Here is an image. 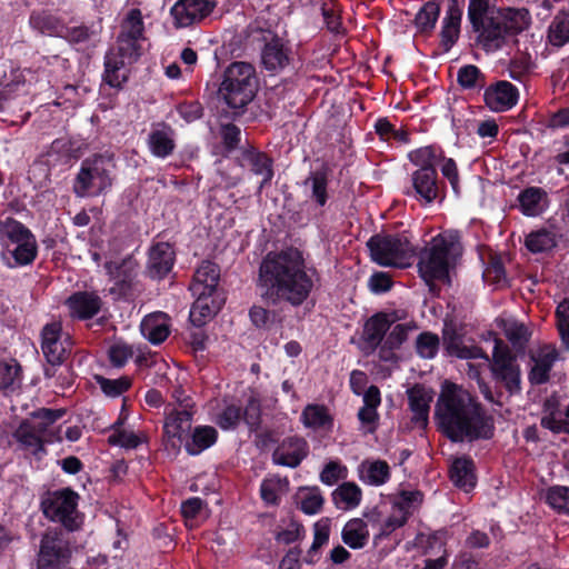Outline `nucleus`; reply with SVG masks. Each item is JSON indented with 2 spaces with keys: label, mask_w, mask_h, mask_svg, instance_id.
I'll list each match as a JSON object with an SVG mask.
<instances>
[{
  "label": "nucleus",
  "mask_w": 569,
  "mask_h": 569,
  "mask_svg": "<svg viewBox=\"0 0 569 569\" xmlns=\"http://www.w3.org/2000/svg\"><path fill=\"white\" fill-rule=\"evenodd\" d=\"M72 549L60 530H47L40 540L37 569H71Z\"/></svg>",
  "instance_id": "obj_12"
},
{
  "label": "nucleus",
  "mask_w": 569,
  "mask_h": 569,
  "mask_svg": "<svg viewBox=\"0 0 569 569\" xmlns=\"http://www.w3.org/2000/svg\"><path fill=\"white\" fill-rule=\"evenodd\" d=\"M12 438L17 441L18 448L24 452L32 455L37 459H42L47 456V443H52L51 438H43L38 431L31 427L30 419H23L16 430L12 432Z\"/></svg>",
  "instance_id": "obj_23"
},
{
  "label": "nucleus",
  "mask_w": 569,
  "mask_h": 569,
  "mask_svg": "<svg viewBox=\"0 0 569 569\" xmlns=\"http://www.w3.org/2000/svg\"><path fill=\"white\" fill-rule=\"evenodd\" d=\"M433 390L422 383H415L407 390L408 405L412 412L411 421L419 428L428 426L430 403L433 400Z\"/></svg>",
  "instance_id": "obj_25"
},
{
  "label": "nucleus",
  "mask_w": 569,
  "mask_h": 569,
  "mask_svg": "<svg viewBox=\"0 0 569 569\" xmlns=\"http://www.w3.org/2000/svg\"><path fill=\"white\" fill-rule=\"evenodd\" d=\"M111 162V157L100 153L86 158L76 176L73 192L81 198L103 193L112 184Z\"/></svg>",
  "instance_id": "obj_11"
},
{
  "label": "nucleus",
  "mask_w": 569,
  "mask_h": 569,
  "mask_svg": "<svg viewBox=\"0 0 569 569\" xmlns=\"http://www.w3.org/2000/svg\"><path fill=\"white\" fill-rule=\"evenodd\" d=\"M560 408V397L557 392H552L543 400L542 416L540 418V426L543 429L552 432L553 429L560 423L562 420L561 416L563 415Z\"/></svg>",
  "instance_id": "obj_44"
},
{
  "label": "nucleus",
  "mask_w": 569,
  "mask_h": 569,
  "mask_svg": "<svg viewBox=\"0 0 569 569\" xmlns=\"http://www.w3.org/2000/svg\"><path fill=\"white\" fill-rule=\"evenodd\" d=\"M313 273L316 270L307 268L300 250L287 248L270 251L262 258L256 284L268 305L300 307L313 290Z\"/></svg>",
  "instance_id": "obj_1"
},
{
  "label": "nucleus",
  "mask_w": 569,
  "mask_h": 569,
  "mask_svg": "<svg viewBox=\"0 0 569 569\" xmlns=\"http://www.w3.org/2000/svg\"><path fill=\"white\" fill-rule=\"evenodd\" d=\"M467 19L476 34V44L486 52L500 50L508 37H513L531 24L526 8H496L490 0H468Z\"/></svg>",
  "instance_id": "obj_3"
},
{
  "label": "nucleus",
  "mask_w": 569,
  "mask_h": 569,
  "mask_svg": "<svg viewBox=\"0 0 569 569\" xmlns=\"http://www.w3.org/2000/svg\"><path fill=\"white\" fill-rule=\"evenodd\" d=\"M132 356V347L127 343H114L108 349V359L114 368L124 367Z\"/></svg>",
  "instance_id": "obj_60"
},
{
  "label": "nucleus",
  "mask_w": 569,
  "mask_h": 569,
  "mask_svg": "<svg viewBox=\"0 0 569 569\" xmlns=\"http://www.w3.org/2000/svg\"><path fill=\"white\" fill-rule=\"evenodd\" d=\"M391 477L390 467L385 460H376L368 465L361 479L370 486H382Z\"/></svg>",
  "instance_id": "obj_50"
},
{
  "label": "nucleus",
  "mask_w": 569,
  "mask_h": 569,
  "mask_svg": "<svg viewBox=\"0 0 569 569\" xmlns=\"http://www.w3.org/2000/svg\"><path fill=\"white\" fill-rule=\"evenodd\" d=\"M548 40L555 47L569 42V10L558 12L548 28Z\"/></svg>",
  "instance_id": "obj_46"
},
{
  "label": "nucleus",
  "mask_w": 569,
  "mask_h": 569,
  "mask_svg": "<svg viewBox=\"0 0 569 569\" xmlns=\"http://www.w3.org/2000/svg\"><path fill=\"white\" fill-rule=\"evenodd\" d=\"M558 243V236L547 228L530 232L526 237V248L532 253H541L552 250Z\"/></svg>",
  "instance_id": "obj_42"
},
{
  "label": "nucleus",
  "mask_w": 569,
  "mask_h": 569,
  "mask_svg": "<svg viewBox=\"0 0 569 569\" xmlns=\"http://www.w3.org/2000/svg\"><path fill=\"white\" fill-rule=\"evenodd\" d=\"M214 3L208 0H177L170 9L176 28H187L208 17Z\"/></svg>",
  "instance_id": "obj_19"
},
{
  "label": "nucleus",
  "mask_w": 569,
  "mask_h": 569,
  "mask_svg": "<svg viewBox=\"0 0 569 569\" xmlns=\"http://www.w3.org/2000/svg\"><path fill=\"white\" fill-rule=\"evenodd\" d=\"M416 328L417 326L415 322L395 325L391 331L386 335L385 341L388 346H393L395 348L400 349L407 341L409 331Z\"/></svg>",
  "instance_id": "obj_64"
},
{
  "label": "nucleus",
  "mask_w": 569,
  "mask_h": 569,
  "mask_svg": "<svg viewBox=\"0 0 569 569\" xmlns=\"http://www.w3.org/2000/svg\"><path fill=\"white\" fill-rule=\"evenodd\" d=\"M260 56L262 68L270 74L280 73L292 60L291 48L276 33L264 42Z\"/></svg>",
  "instance_id": "obj_21"
},
{
  "label": "nucleus",
  "mask_w": 569,
  "mask_h": 569,
  "mask_svg": "<svg viewBox=\"0 0 569 569\" xmlns=\"http://www.w3.org/2000/svg\"><path fill=\"white\" fill-rule=\"evenodd\" d=\"M81 146L78 141L69 137L54 139L50 144L49 154L58 156L59 160L69 162L81 157Z\"/></svg>",
  "instance_id": "obj_47"
},
{
  "label": "nucleus",
  "mask_w": 569,
  "mask_h": 569,
  "mask_svg": "<svg viewBox=\"0 0 569 569\" xmlns=\"http://www.w3.org/2000/svg\"><path fill=\"white\" fill-rule=\"evenodd\" d=\"M362 491L355 482H343L332 492V501L338 508L341 503L345 505L343 509H353L361 502Z\"/></svg>",
  "instance_id": "obj_45"
},
{
  "label": "nucleus",
  "mask_w": 569,
  "mask_h": 569,
  "mask_svg": "<svg viewBox=\"0 0 569 569\" xmlns=\"http://www.w3.org/2000/svg\"><path fill=\"white\" fill-rule=\"evenodd\" d=\"M98 36V32L93 29L92 26L80 24L76 27H68L66 24V33H63L62 39L67 40L70 44H87L90 41L94 40Z\"/></svg>",
  "instance_id": "obj_53"
},
{
  "label": "nucleus",
  "mask_w": 569,
  "mask_h": 569,
  "mask_svg": "<svg viewBox=\"0 0 569 569\" xmlns=\"http://www.w3.org/2000/svg\"><path fill=\"white\" fill-rule=\"evenodd\" d=\"M519 100L518 88L507 80H497L485 87V106L493 112H505L512 109Z\"/></svg>",
  "instance_id": "obj_16"
},
{
  "label": "nucleus",
  "mask_w": 569,
  "mask_h": 569,
  "mask_svg": "<svg viewBox=\"0 0 569 569\" xmlns=\"http://www.w3.org/2000/svg\"><path fill=\"white\" fill-rule=\"evenodd\" d=\"M193 411L172 409L166 413L162 442L164 450L172 453L180 451L184 435L191 431Z\"/></svg>",
  "instance_id": "obj_14"
},
{
  "label": "nucleus",
  "mask_w": 569,
  "mask_h": 569,
  "mask_svg": "<svg viewBox=\"0 0 569 569\" xmlns=\"http://www.w3.org/2000/svg\"><path fill=\"white\" fill-rule=\"evenodd\" d=\"M476 467L473 460L468 456L456 458L449 469V478L456 487L469 492L476 487Z\"/></svg>",
  "instance_id": "obj_32"
},
{
  "label": "nucleus",
  "mask_w": 569,
  "mask_h": 569,
  "mask_svg": "<svg viewBox=\"0 0 569 569\" xmlns=\"http://www.w3.org/2000/svg\"><path fill=\"white\" fill-rule=\"evenodd\" d=\"M29 23L33 30L43 36L62 38L66 33L63 19L49 10L33 11L30 14Z\"/></svg>",
  "instance_id": "obj_33"
},
{
  "label": "nucleus",
  "mask_w": 569,
  "mask_h": 569,
  "mask_svg": "<svg viewBox=\"0 0 569 569\" xmlns=\"http://www.w3.org/2000/svg\"><path fill=\"white\" fill-rule=\"evenodd\" d=\"M102 299L96 291H76L64 301L69 315L76 320H89L96 317L102 308Z\"/></svg>",
  "instance_id": "obj_22"
},
{
  "label": "nucleus",
  "mask_w": 569,
  "mask_h": 569,
  "mask_svg": "<svg viewBox=\"0 0 569 569\" xmlns=\"http://www.w3.org/2000/svg\"><path fill=\"white\" fill-rule=\"evenodd\" d=\"M143 54V41L116 38L103 57L102 82L117 91L122 90L129 81L131 67L137 63Z\"/></svg>",
  "instance_id": "obj_8"
},
{
  "label": "nucleus",
  "mask_w": 569,
  "mask_h": 569,
  "mask_svg": "<svg viewBox=\"0 0 569 569\" xmlns=\"http://www.w3.org/2000/svg\"><path fill=\"white\" fill-rule=\"evenodd\" d=\"M147 144L151 154L156 158H168L176 149L174 129L164 121L153 123L148 136Z\"/></svg>",
  "instance_id": "obj_27"
},
{
  "label": "nucleus",
  "mask_w": 569,
  "mask_h": 569,
  "mask_svg": "<svg viewBox=\"0 0 569 569\" xmlns=\"http://www.w3.org/2000/svg\"><path fill=\"white\" fill-rule=\"evenodd\" d=\"M218 430L208 425L196 426L184 442V449L190 456H199L218 441Z\"/></svg>",
  "instance_id": "obj_34"
},
{
  "label": "nucleus",
  "mask_w": 569,
  "mask_h": 569,
  "mask_svg": "<svg viewBox=\"0 0 569 569\" xmlns=\"http://www.w3.org/2000/svg\"><path fill=\"white\" fill-rule=\"evenodd\" d=\"M503 333L518 353L525 352L532 335L523 322L516 320L505 323Z\"/></svg>",
  "instance_id": "obj_43"
},
{
  "label": "nucleus",
  "mask_w": 569,
  "mask_h": 569,
  "mask_svg": "<svg viewBox=\"0 0 569 569\" xmlns=\"http://www.w3.org/2000/svg\"><path fill=\"white\" fill-rule=\"evenodd\" d=\"M80 496L70 487L53 491H47L41 498L40 509L43 516L60 523L70 532L78 530L82 525V518L78 510Z\"/></svg>",
  "instance_id": "obj_9"
},
{
  "label": "nucleus",
  "mask_w": 569,
  "mask_h": 569,
  "mask_svg": "<svg viewBox=\"0 0 569 569\" xmlns=\"http://www.w3.org/2000/svg\"><path fill=\"white\" fill-rule=\"evenodd\" d=\"M176 262V251L169 242H156L148 251L146 276L152 280L164 279Z\"/></svg>",
  "instance_id": "obj_18"
},
{
  "label": "nucleus",
  "mask_w": 569,
  "mask_h": 569,
  "mask_svg": "<svg viewBox=\"0 0 569 569\" xmlns=\"http://www.w3.org/2000/svg\"><path fill=\"white\" fill-rule=\"evenodd\" d=\"M341 538L351 549L363 548L369 540L367 523L360 518L349 520L342 528Z\"/></svg>",
  "instance_id": "obj_40"
},
{
  "label": "nucleus",
  "mask_w": 569,
  "mask_h": 569,
  "mask_svg": "<svg viewBox=\"0 0 569 569\" xmlns=\"http://www.w3.org/2000/svg\"><path fill=\"white\" fill-rule=\"evenodd\" d=\"M321 13L328 31L340 33L342 30L341 17L331 0L323 1L321 4Z\"/></svg>",
  "instance_id": "obj_62"
},
{
  "label": "nucleus",
  "mask_w": 569,
  "mask_h": 569,
  "mask_svg": "<svg viewBox=\"0 0 569 569\" xmlns=\"http://www.w3.org/2000/svg\"><path fill=\"white\" fill-rule=\"evenodd\" d=\"M21 366L13 361L12 363L0 362V391H12L17 383L20 382Z\"/></svg>",
  "instance_id": "obj_54"
},
{
  "label": "nucleus",
  "mask_w": 569,
  "mask_h": 569,
  "mask_svg": "<svg viewBox=\"0 0 569 569\" xmlns=\"http://www.w3.org/2000/svg\"><path fill=\"white\" fill-rule=\"evenodd\" d=\"M330 173V167L323 162L320 168L311 170L302 182L305 187H309V199L319 209L325 208L330 199L328 190Z\"/></svg>",
  "instance_id": "obj_29"
},
{
  "label": "nucleus",
  "mask_w": 569,
  "mask_h": 569,
  "mask_svg": "<svg viewBox=\"0 0 569 569\" xmlns=\"http://www.w3.org/2000/svg\"><path fill=\"white\" fill-rule=\"evenodd\" d=\"M462 248L458 238L438 234L432 238L429 247L419 256L418 271L421 279L433 291L436 280L443 281L449 278V270L461 254Z\"/></svg>",
  "instance_id": "obj_6"
},
{
  "label": "nucleus",
  "mask_w": 569,
  "mask_h": 569,
  "mask_svg": "<svg viewBox=\"0 0 569 569\" xmlns=\"http://www.w3.org/2000/svg\"><path fill=\"white\" fill-rule=\"evenodd\" d=\"M491 375L493 380L501 383L511 396L521 392V370L519 365L491 371Z\"/></svg>",
  "instance_id": "obj_48"
},
{
  "label": "nucleus",
  "mask_w": 569,
  "mask_h": 569,
  "mask_svg": "<svg viewBox=\"0 0 569 569\" xmlns=\"http://www.w3.org/2000/svg\"><path fill=\"white\" fill-rule=\"evenodd\" d=\"M443 158L445 151L438 144L420 147L408 153V160L417 168L437 169Z\"/></svg>",
  "instance_id": "obj_39"
},
{
  "label": "nucleus",
  "mask_w": 569,
  "mask_h": 569,
  "mask_svg": "<svg viewBox=\"0 0 569 569\" xmlns=\"http://www.w3.org/2000/svg\"><path fill=\"white\" fill-rule=\"evenodd\" d=\"M221 144L223 148V156H229L233 152L241 140V130L234 123H226L220 128Z\"/></svg>",
  "instance_id": "obj_56"
},
{
  "label": "nucleus",
  "mask_w": 569,
  "mask_h": 569,
  "mask_svg": "<svg viewBox=\"0 0 569 569\" xmlns=\"http://www.w3.org/2000/svg\"><path fill=\"white\" fill-rule=\"evenodd\" d=\"M104 268L113 282V286L109 290L110 293L118 298L132 296L134 279L137 277L132 263L128 260H122L120 263L107 262Z\"/></svg>",
  "instance_id": "obj_24"
},
{
  "label": "nucleus",
  "mask_w": 569,
  "mask_h": 569,
  "mask_svg": "<svg viewBox=\"0 0 569 569\" xmlns=\"http://www.w3.org/2000/svg\"><path fill=\"white\" fill-rule=\"evenodd\" d=\"M400 320L397 311H379L369 317L365 325L361 339L366 348L375 351L385 341L390 328Z\"/></svg>",
  "instance_id": "obj_17"
},
{
  "label": "nucleus",
  "mask_w": 569,
  "mask_h": 569,
  "mask_svg": "<svg viewBox=\"0 0 569 569\" xmlns=\"http://www.w3.org/2000/svg\"><path fill=\"white\" fill-rule=\"evenodd\" d=\"M305 535L303 525L292 519L284 529L277 532L274 538L279 543L291 545L301 540Z\"/></svg>",
  "instance_id": "obj_59"
},
{
  "label": "nucleus",
  "mask_w": 569,
  "mask_h": 569,
  "mask_svg": "<svg viewBox=\"0 0 569 569\" xmlns=\"http://www.w3.org/2000/svg\"><path fill=\"white\" fill-rule=\"evenodd\" d=\"M435 419L439 430L452 442L489 440L495 423L482 405L455 383H446L439 395Z\"/></svg>",
  "instance_id": "obj_2"
},
{
  "label": "nucleus",
  "mask_w": 569,
  "mask_h": 569,
  "mask_svg": "<svg viewBox=\"0 0 569 569\" xmlns=\"http://www.w3.org/2000/svg\"><path fill=\"white\" fill-rule=\"evenodd\" d=\"M1 259L8 268L31 264L38 254L34 234L22 222L7 218L0 222Z\"/></svg>",
  "instance_id": "obj_7"
},
{
  "label": "nucleus",
  "mask_w": 569,
  "mask_h": 569,
  "mask_svg": "<svg viewBox=\"0 0 569 569\" xmlns=\"http://www.w3.org/2000/svg\"><path fill=\"white\" fill-rule=\"evenodd\" d=\"M93 379L103 395L109 398L120 397L132 387V379L129 376L109 379L102 375H94Z\"/></svg>",
  "instance_id": "obj_49"
},
{
  "label": "nucleus",
  "mask_w": 569,
  "mask_h": 569,
  "mask_svg": "<svg viewBox=\"0 0 569 569\" xmlns=\"http://www.w3.org/2000/svg\"><path fill=\"white\" fill-rule=\"evenodd\" d=\"M242 419V408L237 405H228L217 416L216 422L222 430L236 429Z\"/></svg>",
  "instance_id": "obj_57"
},
{
  "label": "nucleus",
  "mask_w": 569,
  "mask_h": 569,
  "mask_svg": "<svg viewBox=\"0 0 569 569\" xmlns=\"http://www.w3.org/2000/svg\"><path fill=\"white\" fill-rule=\"evenodd\" d=\"M441 12V3L438 0H429L425 2L413 19V26L417 34L429 38L437 26Z\"/></svg>",
  "instance_id": "obj_36"
},
{
  "label": "nucleus",
  "mask_w": 569,
  "mask_h": 569,
  "mask_svg": "<svg viewBox=\"0 0 569 569\" xmlns=\"http://www.w3.org/2000/svg\"><path fill=\"white\" fill-rule=\"evenodd\" d=\"M323 502L319 488L315 487L301 499L300 510L306 515H316L322 509Z\"/></svg>",
  "instance_id": "obj_63"
},
{
  "label": "nucleus",
  "mask_w": 569,
  "mask_h": 569,
  "mask_svg": "<svg viewBox=\"0 0 569 569\" xmlns=\"http://www.w3.org/2000/svg\"><path fill=\"white\" fill-rule=\"evenodd\" d=\"M518 365L516 356L510 351L509 347L501 340H497L492 352V362L490 370L505 369L507 367Z\"/></svg>",
  "instance_id": "obj_55"
},
{
  "label": "nucleus",
  "mask_w": 569,
  "mask_h": 569,
  "mask_svg": "<svg viewBox=\"0 0 569 569\" xmlns=\"http://www.w3.org/2000/svg\"><path fill=\"white\" fill-rule=\"evenodd\" d=\"M240 166L248 167L253 174L262 177L260 189L270 184L274 176L273 159L252 146L241 151Z\"/></svg>",
  "instance_id": "obj_26"
},
{
  "label": "nucleus",
  "mask_w": 569,
  "mask_h": 569,
  "mask_svg": "<svg viewBox=\"0 0 569 569\" xmlns=\"http://www.w3.org/2000/svg\"><path fill=\"white\" fill-rule=\"evenodd\" d=\"M517 208L526 217L541 216L549 208V194L541 188L530 186L523 188L517 196Z\"/></svg>",
  "instance_id": "obj_28"
},
{
  "label": "nucleus",
  "mask_w": 569,
  "mask_h": 569,
  "mask_svg": "<svg viewBox=\"0 0 569 569\" xmlns=\"http://www.w3.org/2000/svg\"><path fill=\"white\" fill-rule=\"evenodd\" d=\"M373 262L381 267L403 268L413 253L410 238L403 233H376L367 241Z\"/></svg>",
  "instance_id": "obj_10"
},
{
  "label": "nucleus",
  "mask_w": 569,
  "mask_h": 569,
  "mask_svg": "<svg viewBox=\"0 0 569 569\" xmlns=\"http://www.w3.org/2000/svg\"><path fill=\"white\" fill-rule=\"evenodd\" d=\"M546 501L557 512L569 516V487L552 486L548 488Z\"/></svg>",
  "instance_id": "obj_52"
},
{
  "label": "nucleus",
  "mask_w": 569,
  "mask_h": 569,
  "mask_svg": "<svg viewBox=\"0 0 569 569\" xmlns=\"http://www.w3.org/2000/svg\"><path fill=\"white\" fill-rule=\"evenodd\" d=\"M60 322L47 323L41 330V350L48 363L63 365L71 352L69 336L62 339Z\"/></svg>",
  "instance_id": "obj_15"
},
{
  "label": "nucleus",
  "mask_w": 569,
  "mask_h": 569,
  "mask_svg": "<svg viewBox=\"0 0 569 569\" xmlns=\"http://www.w3.org/2000/svg\"><path fill=\"white\" fill-rule=\"evenodd\" d=\"M557 358L558 352L556 349H550L548 351L542 350L538 356L531 353L530 359L533 361V366L528 373L529 382L532 386L547 383L550 379V371Z\"/></svg>",
  "instance_id": "obj_35"
},
{
  "label": "nucleus",
  "mask_w": 569,
  "mask_h": 569,
  "mask_svg": "<svg viewBox=\"0 0 569 569\" xmlns=\"http://www.w3.org/2000/svg\"><path fill=\"white\" fill-rule=\"evenodd\" d=\"M557 329L562 343L569 349V299L560 302L556 309Z\"/></svg>",
  "instance_id": "obj_58"
},
{
  "label": "nucleus",
  "mask_w": 569,
  "mask_h": 569,
  "mask_svg": "<svg viewBox=\"0 0 569 569\" xmlns=\"http://www.w3.org/2000/svg\"><path fill=\"white\" fill-rule=\"evenodd\" d=\"M140 331L150 343L160 345L170 335L169 317L162 311L150 313L142 319Z\"/></svg>",
  "instance_id": "obj_31"
},
{
  "label": "nucleus",
  "mask_w": 569,
  "mask_h": 569,
  "mask_svg": "<svg viewBox=\"0 0 569 569\" xmlns=\"http://www.w3.org/2000/svg\"><path fill=\"white\" fill-rule=\"evenodd\" d=\"M440 339L431 331H423L416 339V352L422 359H433L439 351Z\"/></svg>",
  "instance_id": "obj_51"
},
{
  "label": "nucleus",
  "mask_w": 569,
  "mask_h": 569,
  "mask_svg": "<svg viewBox=\"0 0 569 569\" xmlns=\"http://www.w3.org/2000/svg\"><path fill=\"white\" fill-rule=\"evenodd\" d=\"M220 79L218 98L233 110L234 116L242 114L258 92L259 81L254 66L244 61L231 62Z\"/></svg>",
  "instance_id": "obj_5"
},
{
  "label": "nucleus",
  "mask_w": 569,
  "mask_h": 569,
  "mask_svg": "<svg viewBox=\"0 0 569 569\" xmlns=\"http://www.w3.org/2000/svg\"><path fill=\"white\" fill-rule=\"evenodd\" d=\"M67 410L63 408H40L30 413L31 427L34 428L43 438H51L53 441H62L60 431L50 430V426L57 422L66 415Z\"/></svg>",
  "instance_id": "obj_30"
},
{
  "label": "nucleus",
  "mask_w": 569,
  "mask_h": 569,
  "mask_svg": "<svg viewBox=\"0 0 569 569\" xmlns=\"http://www.w3.org/2000/svg\"><path fill=\"white\" fill-rule=\"evenodd\" d=\"M219 280L220 268L211 261H203L193 274L189 290L196 300L191 306L189 320L197 328L213 318L226 302L224 293L219 289Z\"/></svg>",
  "instance_id": "obj_4"
},
{
  "label": "nucleus",
  "mask_w": 569,
  "mask_h": 569,
  "mask_svg": "<svg viewBox=\"0 0 569 569\" xmlns=\"http://www.w3.org/2000/svg\"><path fill=\"white\" fill-rule=\"evenodd\" d=\"M347 468L339 461H329L320 473V480L327 486H333L347 477Z\"/></svg>",
  "instance_id": "obj_61"
},
{
  "label": "nucleus",
  "mask_w": 569,
  "mask_h": 569,
  "mask_svg": "<svg viewBox=\"0 0 569 569\" xmlns=\"http://www.w3.org/2000/svg\"><path fill=\"white\" fill-rule=\"evenodd\" d=\"M403 194L426 207L436 201H443L446 183L439 179L437 169L417 168L411 172L410 184L406 187Z\"/></svg>",
  "instance_id": "obj_13"
},
{
  "label": "nucleus",
  "mask_w": 569,
  "mask_h": 569,
  "mask_svg": "<svg viewBox=\"0 0 569 569\" xmlns=\"http://www.w3.org/2000/svg\"><path fill=\"white\" fill-rule=\"evenodd\" d=\"M118 37L146 41V28L142 12L139 8H131L124 14L119 26Z\"/></svg>",
  "instance_id": "obj_38"
},
{
  "label": "nucleus",
  "mask_w": 569,
  "mask_h": 569,
  "mask_svg": "<svg viewBox=\"0 0 569 569\" xmlns=\"http://www.w3.org/2000/svg\"><path fill=\"white\" fill-rule=\"evenodd\" d=\"M300 419L306 428L313 430H331L333 427V417L325 405H307L301 412Z\"/></svg>",
  "instance_id": "obj_37"
},
{
  "label": "nucleus",
  "mask_w": 569,
  "mask_h": 569,
  "mask_svg": "<svg viewBox=\"0 0 569 569\" xmlns=\"http://www.w3.org/2000/svg\"><path fill=\"white\" fill-rule=\"evenodd\" d=\"M309 455V443L300 436L286 437L272 453L274 465L297 468Z\"/></svg>",
  "instance_id": "obj_20"
},
{
  "label": "nucleus",
  "mask_w": 569,
  "mask_h": 569,
  "mask_svg": "<svg viewBox=\"0 0 569 569\" xmlns=\"http://www.w3.org/2000/svg\"><path fill=\"white\" fill-rule=\"evenodd\" d=\"M457 83L462 90L480 91L487 84V76L476 64H463L457 72Z\"/></svg>",
  "instance_id": "obj_41"
}]
</instances>
